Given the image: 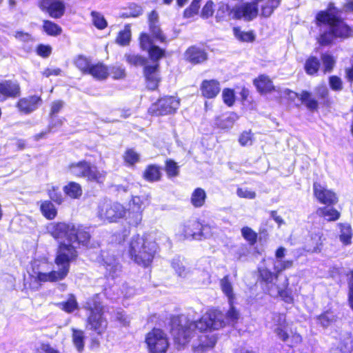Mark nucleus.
Here are the masks:
<instances>
[{
  "instance_id": "1",
  "label": "nucleus",
  "mask_w": 353,
  "mask_h": 353,
  "mask_svg": "<svg viewBox=\"0 0 353 353\" xmlns=\"http://www.w3.org/2000/svg\"><path fill=\"white\" fill-rule=\"evenodd\" d=\"M49 233L58 241L65 239L66 242H61L54 259L55 268L49 272L42 270L34 271L36 279L39 282H57L63 280L70 271V263L77 257V252L72 241V234L74 225L65 223H52L48 227Z\"/></svg>"
},
{
  "instance_id": "2",
  "label": "nucleus",
  "mask_w": 353,
  "mask_h": 353,
  "mask_svg": "<svg viewBox=\"0 0 353 353\" xmlns=\"http://www.w3.org/2000/svg\"><path fill=\"white\" fill-rule=\"evenodd\" d=\"M230 304L232 305V303ZM225 317L226 321H223V316L221 312L209 310L196 322L191 321L184 316L174 319L172 334L177 348L183 347L190 341L194 336L196 328L201 331H206L212 329L218 330L226 324L233 325L239 319V312L232 305H230Z\"/></svg>"
},
{
  "instance_id": "3",
  "label": "nucleus",
  "mask_w": 353,
  "mask_h": 353,
  "mask_svg": "<svg viewBox=\"0 0 353 353\" xmlns=\"http://www.w3.org/2000/svg\"><path fill=\"white\" fill-rule=\"evenodd\" d=\"M157 250L156 243L146 236L137 234L130 239L128 253L137 264L148 267L152 261Z\"/></svg>"
},
{
  "instance_id": "4",
  "label": "nucleus",
  "mask_w": 353,
  "mask_h": 353,
  "mask_svg": "<svg viewBox=\"0 0 353 353\" xmlns=\"http://www.w3.org/2000/svg\"><path fill=\"white\" fill-rule=\"evenodd\" d=\"M83 307L89 312L87 317V328L95 332L97 334H103L107 328L108 322L103 317V306L100 301L99 294L88 299Z\"/></svg>"
},
{
  "instance_id": "5",
  "label": "nucleus",
  "mask_w": 353,
  "mask_h": 353,
  "mask_svg": "<svg viewBox=\"0 0 353 353\" xmlns=\"http://www.w3.org/2000/svg\"><path fill=\"white\" fill-rule=\"evenodd\" d=\"M339 13L338 8L334 3H330L326 11L320 12L317 14L316 20L320 23L331 25L336 38L345 39L352 37L353 30L336 16Z\"/></svg>"
},
{
  "instance_id": "6",
  "label": "nucleus",
  "mask_w": 353,
  "mask_h": 353,
  "mask_svg": "<svg viewBox=\"0 0 353 353\" xmlns=\"http://www.w3.org/2000/svg\"><path fill=\"white\" fill-rule=\"evenodd\" d=\"M67 172L76 177L84 178L88 181L103 183L105 179L106 172L99 170L89 161L83 160L70 163Z\"/></svg>"
},
{
  "instance_id": "7",
  "label": "nucleus",
  "mask_w": 353,
  "mask_h": 353,
  "mask_svg": "<svg viewBox=\"0 0 353 353\" xmlns=\"http://www.w3.org/2000/svg\"><path fill=\"white\" fill-rule=\"evenodd\" d=\"M126 213V209L121 203L103 201L99 204L97 214L100 220L113 223L125 217Z\"/></svg>"
},
{
  "instance_id": "8",
  "label": "nucleus",
  "mask_w": 353,
  "mask_h": 353,
  "mask_svg": "<svg viewBox=\"0 0 353 353\" xmlns=\"http://www.w3.org/2000/svg\"><path fill=\"white\" fill-rule=\"evenodd\" d=\"M145 343L149 353H166L170 345L167 334L158 328L145 335Z\"/></svg>"
},
{
  "instance_id": "9",
  "label": "nucleus",
  "mask_w": 353,
  "mask_h": 353,
  "mask_svg": "<svg viewBox=\"0 0 353 353\" xmlns=\"http://www.w3.org/2000/svg\"><path fill=\"white\" fill-rule=\"evenodd\" d=\"M274 325L270 326L274 330L277 336L283 341H286L290 337L293 345L299 344L302 341L300 334L291 332H288V324L285 321V316L283 314H276L272 318Z\"/></svg>"
},
{
  "instance_id": "10",
  "label": "nucleus",
  "mask_w": 353,
  "mask_h": 353,
  "mask_svg": "<svg viewBox=\"0 0 353 353\" xmlns=\"http://www.w3.org/2000/svg\"><path fill=\"white\" fill-rule=\"evenodd\" d=\"M179 106V99L174 97H165L153 103L149 112L156 116L174 113Z\"/></svg>"
},
{
  "instance_id": "11",
  "label": "nucleus",
  "mask_w": 353,
  "mask_h": 353,
  "mask_svg": "<svg viewBox=\"0 0 353 353\" xmlns=\"http://www.w3.org/2000/svg\"><path fill=\"white\" fill-rule=\"evenodd\" d=\"M210 229L208 225H202L197 221H190L183 227V234L185 238L201 239L210 234Z\"/></svg>"
},
{
  "instance_id": "12",
  "label": "nucleus",
  "mask_w": 353,
  "mask_h": 353,
  "mask_svg": "<svg viewBox=\"0 0 353 353\" xmlns=\"http://www.w3.org/2000/svg\"><path fill=\"white\" fill-rule=\"evenodd\" d=\"M234 19H243L251 21L258 15V5L254 2H247L233 7Z\"/></svg>"
},
{
  "instance_id": "13",
  "label": "nucleus",
  "mask_w": 353,
  "mask_h": 353,
  "mask_svg": "<svg viewBox=\"0 0 353 353\" xmlns=\"http://www.w3.org/2000/svg\"><path fill=\"white\" fill-rule=\"evenodd\" d=\"M314 194L317 200L325 205H335L338 202L336 194L316 182L313 185Z\"/></svg>"
},
{
  "instance_id": "14",
  "label": "nucleus",
  "mask_w": 353,
  "mask_h": 353,
  "mask_svg": "<svg viewBox=\"0 0 353 353\" xmlns=\"http://www.w3.org/2000/svg\"><path fill=\"white\" fill-rule=\"evenodd\" d=\"M20 95V86L17 81L3 80L0 81V102L8 98H15Z\"/></svg>"
},
{
  "instance_id": "15",
  "label": "nucleus",
  "mask_w": 353,
  "mask_h": 353,
  "mask_svg": "<svg viewBox=\"0 0 353 353\" xmlns=\"http://www.w3.org/2000/svg\"><path fill=\"white\" fill-rule=\"evenodd\" d=\"M40 8L46 10L50 16L53 18H60L65 12V5L59 0H41Z\"/></svg>"
},
{
  "instance_id": "16",
  "label": "nucleus",
  "mask_w": 353,
  "mask_h": 353,
  "mask_svg": "<svg viewBox=\"0 0 353 353\" xmlns=\"http://www.w3.org/2000/svg\"><path fill=\"white\" fill-rule=\"evenodd\" d=\"M325 239L322 232L312 233L306 241L304 250L310 253H319Z\"/></svg>"
},
{
  "instance_id": "17",
  "label": "nucleus",
  "mask_w": 353,
  "mask_h": 353,
  "mask_svg": "<svg viewBox=\"0 0 353 353\" xmlns=\"http://www.w3.org/2000/svg\"><path fill=\"white\" fill-rule=\"evenodd\" d=\"M216 343V338L213 334H202L199 336L198 343L192 345L194 353H203L212 348Z\"/></svg>"
},
{
  "instance_id": "18",
  "label": "nucleus",
  "mask_w": 353,
  "mask_h": 353,
  "mask_svg": "<svg viewBox=\"0 0 353 353\" xmlns=\"http://www.w3.org/2000/svg\"><path fill=\"white\" fill-rule=\"evenodd\" d=\"M144 76L148 88L152 90L157 89L160 82L159 64L157 63L153 66H145L144 68Z\"/></svg>"
},
{
  "instance_id": "19",
  "label": "nucleus",
  "mask_w": 353,
  "mask_h": 353,
  "mask_svg": "<svg viewBox=\"0 0 353 353\" xmlns=\"http://www.w3.org/2000/svg\"><path fill=\"white\" fill-rule=\"evenodd\" d=\"M41 99L37 96H31L19 101L17 107L19 110L26 114L35 110L41 104Z\"/></svg>"
},
{
  "instance_id": "20",
  "label": "nucleus",
  "mask_w": 353,
  "mask_h": 353,
  "mask_svg": "<svg viewBox=\"0 0 353 353\" xmlns=\"http://www.w3.org/2000/svg\"><path fill=\"white\" fill-rule=\"evenodd\" d=\"M201 91L205 98H214L220 92L219 83L216 80H205L201 83Z\"/></svg>"
},
{
  "instance_id": "21",
  "label": "nucleus",
  "mask_w": 353,
  "mask_h": 353,
  "mask_svg": "<svg viewBox=\"0 0 353 353\" xmlns=\"http://www.w3.org/2000/svg\"><path fill=\"white\" fill-rule=\"evenodd\" d=\"M257 90L262 94L270 93L275 90L272 80L265 74L259 75L254 80Z\"/></svg>"
},
{
  "instance_id": "22",
  "label": "nucleus",
  "mask_w": 353,
  "mask_h": 353,
  "mask_svg": "<svg viewBox=\"0 0 353 353\" xmlns=\"http://www.w3.org/2000/svg\"><path fill=\"white\" fill-rule=\"evenodd\" d=\"M185 57L189 62L197 64L207 59V54L204 50L199 48L191 47L186 50Z\"/></svg>"
},
{
  "instance_id": "23",
  "label": "nucleus",
  "mask_w": 353,
  "mask_h": 353,
  "mask_svg": "<svg viewBox=\"0 0 353 353\" xmlns=\"http://www.w3.org/2000/svg\"><path fill=\"white\" fill-rule=\"evenodd\" d=\"M324 26L321 28V33L318 38V42L321 46L331 44L336 38L331 25L323 23Z\"/></svg>"
},
{
  "instance_id": "24",
  "label": "nucleus",
  "mask_w": 353,
  "mask_h": 353,
  "mask_svg": "<svg viewBox=\"0 0 353 353\" xmlns=\"http://www.w3.org/2000/svg\"><path fill=\"white\" fill-rule=\"evenodd\" d=\"M74 232L72 234V241H70V243L74 245V243H81L83 245H87L88 243L90 235L88 231H86L82 227H75L74 225Z\"/></svg>"
},
{
  "instance_id": "25",
  "label": "nucleus",
  "mask_w": 353,
  "mask_h": 353,
  "mask_svg": "<svg viewBox=\"0 0 353 353\" xmlns=\"http://www.w3.org/2000/svg\"><path fill=\"white\" fill-rule=\"evenodd\" d=\"M227 17H231L234 19V12L233 7L231 8L228 3L220 2L216 12V19L217 21H222L227 19Z\"/></svg>"
},
{
  "instance_id": "26",
  "label": "nucleus",
  "mask_w": 353,
  "mask_h": 353,
  "mask_svg": "<svg viewBox=\"0 0 353 353\" xmlns=\"http://www.w3.org/2000/svg\"><path fill=\"white\" fill-rule=\"evenodd\" d=\"M316 214L320 216L325 218L328 221H335L338 220L341 216V214L338 210L329 207L318 208Z\"/></svg>"
},
{
  "instance_id": "27",
  "label": "nucleus",
  "mask_w": 353,
  "mask_h": 353,
  "mask_svg": "<svg viewBox=\"0 0 353 353\" xmlns=\"http://www.w3.org/2000/svg\"><path fill=\"white\" fill-rule=\"evenodd\" d=\"M206 197L205 191L201 188H197L192 193L191 203L195 208H201L204 205Z\"/></svg>"
},
{
  "instance_id": "28",
  "label": "nucleus",
  "mask_w": 353,
  "mask_h": 353,
  "mask_svg": "<svg viewBox=\"0 0 353 353\" xmlns=\"http://www.w3.org/2000/svg\"><path fill=\"white\" fill-rule=\"evenodd\" d=\"M40 210L42 214L49 220L54 219L57 214V211L54 204L49 201H42L40 205Z\"/></svg>"
},
{
  "instance_id": "29",
  "label": "nucleus",
  "mask_w": 353,
  "mask_h": 353,
  "mask_svg": "<svg viewBox=\"0 0 353 353\" xmlns=\"http://www.w3.org/2000/svg\"><path fill=\"white\" fill-rule=\"evenodd\" d=\"M64 193L72 199H79L82 195V188L76 182H70L63 187Z\"/></svg>"
},
{
  "instance_id": "30",
  "label": "nucleus",
  "mask_w": 353,
  "mask_h": 353,
  "mask_svg": "<svg viewBox=\"0 0 353 353\" xmlns=\"http://www.w3.org/2000/svg\"><path fill=\"white\" fill-rule=\"evenodd\" d=\"M161 176L160 168L155 165H148L143 172L144 179L150 182L159 181Z\"/></svg>"
},
{
  "instance_id": "31",
  "label": "nucleus",
  "mask_w": 353,
  "mask_h": 353,
  "mask_svg": "<svg viewBox=\"0 0 353 353\" xmlns=\"http://www.w3.org/2000/svg\"><path fill=\"white\" fill-rule=\"evenodd\" d=\"M339 226L341 230L339 234V239L345 245L350 244L352 236L350 225L347 223H339Z\"/></svg>"
},
{
  "instance_id": "32",
  "label": "nucleus",
  "mask_w": 353,
  "mask_h": 353,
  "mask_svg": "<svg viewBox=\"0 0 353 353\" xmlns=\"http://www.w3.org/2000/svg\"><path fill=\"white\" fill-rule=\"evenodd\" d=\"M104 265L110 275L114 276L121 270V265L114 256L107 257L104 260Z\"/></svg>"
},
{
  "instance_id": "33",
  "label": "nucleus",
  "mask_w": 353,
  "mask_h": 353,
  "mask_svg": "<svg viewBox=\"0 0 353 353\" xmlns=\"http://www.w3.org/2000/svg\"><path fill=\"white\" fill-rule=\"evenodd\" d=\"M131 39V29L130 26L127 24L125 26L123 30H121L116 39V42L120 46H128Z\"/></svg>"
},
{
  "instance_id": "34",
  "label": "nucleus",
  "mask_w": 353,
  "mask_h": 353,
  "mask_svg": "<svg viewBox=\"0 0 353 353\" xmlns=\"http://www.w3.org/2000/svg\"><path fill=\"white\" fill-rule=\"evenodd\" d=\"M72 342L78 352H81L84 347V332L82 330L75 328L72 329Z\"/></svg>"
},
{
  "instance_id": "35",
  "label": "nucleus",
  "mask_w": 353,
  "mask_h": 353,
  "mask_svg": "<svg viewBox=\"0 0 353 353\" xmlns=\"http://www.w3.org/2000/svg\"><path fill=\"white\" fill-rule=\"evenodd\" d=\"M89 74L98 79H104L108 75L107 68L102 64L92 65L89 70Z\"/></svg>"
},
{
  "instance_id": "36",
  "label": "nucleus",
  "mask_w": 353,
  "mask_h": 353,
  "mask_svg": "<svg viewBox=\"0 0 353 353\" xmlns=\"http://www.w3.org/2000/svg\"><path fill=\"white\" fill-rule=\"evenodd\" d=\"M281 1V0H268L261 6V14L265 17H269L279 6Z\"/></svg>"
},
{
  "instance_id": "37",
  "label": "nucleus",
  "mask_w": 353,
  "mask_h": 353,
  "mask_svg": "<svg viewBox=\"0 0 353 353\" xmlns=\"http://www.w3.org/2000/svg\"><path fill=\"white\" fill-rule=\"evenodd\" d=\"M319 66V59L315 57H310L305 61V70L307 74L313 75L318 72Z\"/></svg>"
},
{
  "instance_id": "38",
  "label": "nucleus",
  "mask_w": 353,
  "mask_h": 353,
  "mask_svg": "<svg viewBox=\"0 0 353 353\" xmlns=\"http://www.w3.org/2000/svg\"><path fill=\"white\" fill-rule=\"evenodd\" d=\"M220 285L222 292L227 296L229 299L230 303L234 298L233 288L231 282L229 281L228 276H224L220 281Z\"/></svg>"
},
{
  "instance_id": "39",
  "label": "nucleus",
  "mask_w": 353,
  "mask_h": 353,
  "mask_svg": "<svg viewBox=\"0 0 353 353\" xmlns=\"http://www.w3.org/2000/svg\"><path fill=\"white\" fill-rule=\"evenodd\" d=\"M59 307L68 313H71L78 308V303L74 295L70 294L66 301L58 303Z\"/></svg>"
},
{
  "instance_id": "40",
  "label": "nucleus",
  "mask_w": 353,
  "mask_h": 353,
  "mask_svg": "<svg viewBox=\"0 0 353 353\" xmlns=\"http://www.w3.org/2000/svg\"><path fill=\"white\" fill-rule=\"evenodd\" d=\"M336 319L333 312L326 311L317 317V321L323 327H326L333 323Z\"/></svg>"
},
{
  "instance_id": "41",
  "label": "nucleus",
  "mask_w": 353,
  "mask_h": 353,
  "mask_svg": "<svg viewBox=\"0 0 353 353\" xmlns=\"http://www.w3.org/2000/svg\"><path fill=\"white\" fill-rule=\"evenodd\" d=\"M301 101L305 104L310 110H314L318 108V102L316 100L310 97V93L307 91H302L299 95Z\"/></svg>"
},
{
  "instance_id": "42",
  "label": "nucleus",
  "mask_w": 353,
  "mask_h": 353,
  "mask_svg": "<svg viewBox=\"0 0 353 353\" xmlns=\"http://www.w3.org/2000/svg\"><path fill=\"white\" fill-rule=\"evenodd\" d=\"M44 31L49 35L57 36L61 33V28L50 21L46 20L43 26Z\"/></svg>"
},
{
  "instance_id": "43",
  "label": "nucleus",
  "mask_w": 353,
  "mask_h": 353,
  "mask_svg": "<svg viewBox=\"0 0 353 353\" xmlns=\"http://www.w3.org/2000/svg\"><path fill=\"white\" fill-rule=\"evenodd\" d=\"M74 63L75 65L83 73L89 74L91 68L90 61L84 56L79 55L75 58Z\"/></svg>"
},
{
  "instance_id": "44",
  "label": "nucleus",
  "mask_w": 353,
  "mask_h": 353,
  "mask_svg": "<svg viewBox=\"0 0 353 353\" xmlns=\"http://www.w3.org/2000/svg\"><path fill=\"white\" fill-rule=\"evenodd\" d=\"M91 17L92 23L99 30H103L107 27L108 23L105 19L103 15L101 13L92 11L91 12Z\"/></svg>"
},
{
  "instance_id": "45",
  "label": "nucleus",
  "mask_w": 353,
  "mask_h": 353,
  "mask_svg": "<svg viewBox=\"0 0 353 353\" xmlns=\"http://www.w3.org/2000/svg\"><path fill=\"white\" fill-rule=\"evenodd\" d=\"M172 266L178 276L181 277L186 278L190 274V270L187 269L183 262L179 259H174L172 263Z\"/></svg>"
},
{
  "instance_id": "46",
  "label": "nucleus",
  "mask_w": 353,
  "mask_h": 353,
  "mask_svg": "<svg viewBox=\"0 0 353 353\" xmlns=\"http://www.w3.org/2000/svg\"><path fill=\"white\" fill-rule=\"evenodd\" d=\"M145 199L140 196H133L129 203V210L143 212L145 208Z\"/></svg>"
},
{
  "instance_id": "47",
  "label": "nucleus",
  "mask_w": 353,
  "mask_h": 353,
  "mask_svg": "<svg viewBox=\"0 0 353 353\" xmlns=\"http://www.w3.org/2000/svg\"><path fill=\"white\" fill-rule=\"evenodd\" d=\"M124 57L126 62L132 65H143L146 63V59L138 54H125Z\"/></svg>"
},
{
  "instance_id": "48",
  "label": "nucleus",
  "mask_w": 353,
  "mask_h": 353,
  "mask_svg": "<svg viewBox=\"0 0 353 353\" xmlns=\"http://www.w3.org/2000/svg\"><path fill=\"white\" fill-rule=\"evenodd\" d=\"M139 44L140 47L143 50L148 51L154 45L153 39L147 33H141L139 36Z\"/></svg>"
},
{
  "instance_id": "49",
  "label": "nucleus",
  "mask_w": 353,
  "mask_h": 353,
  "mask_svg": "<svg viewBox=\"0 0 353 353\" xmlns=\"http://www.w3.org/2000/svg\"><path fill=\"white\" fill-rule=\"evenodd\" d=\"M321 60L324 66V72H329L332 71L336 63L334 57L325 53L321 55Z\"/></svg>"
},
{
  "instance_id": "50",
  "label": "nucleus",
  "mask_w": 353,
  "mask_h": 353,
  "mask_svg": "<svg viewBox=\"0 0 353 353\" xmlns=\"http://www.w3.org/2000/svg\"><path fill=\"white\" fill-rule=\"evenodd\" d=\"M233 32L235 37L240 41L249 42L254 39V36L251 32H243L239 28H234Z\"/></svg>"
},
{
  "instance_id": "51",
  "label": "nucleus",
  "mask_w": 353,
  "mask_h": 353,
  "mask_svg": "<svg viewBox=\"0 0 353 353\" xmlns=\"http://www.w3.org/2000/svg\"><path fill=\"white\" fill-rule=\"evenodd\" d=\"M253 140V134L251 130L243 132L239 138V142L241 146L252 145Z\"/></svg>"
},
{
  "instance_id": "52",
  "label": "nucleus",
  "mask_w": 353,
  "mask_h": 353,
  "mask_svg": "<svg viewBox=\"0 0 353 353\" xmlns=\"http://www.w3.org/2000/svg\"><path fill=\"white\" fill-rule=\"evenodd\" d=\"M125 162L129 165H134L139 162V154L132 149L127 150L123 156Z\"/></svg>"
},
{
  "instance_id": "53",
  "label": "nucleus",
  "mask_w": 353,
  "mask_h": 353,
  "mask_svg": "<svg viewBox=\"0 0 353 353\" xmlns=\"http://www.w3.org/2000/svg\"><path fill=\"white\" fill-rule=\"evenodd\" d=\"M241 234L244 239H246L251 245H253L256 243L257 234L250 228H243L241 229Z\"/></svg>"
},
{
  "instance_id": "54",
  "label": "nucleus",
  "mask_w": 353,
  "mask_h": 353,
  "mask_svg": "<svg viewBox=\"0 0 353 353\" xmlns=\"http://www.w3.org/2000/svg\"><path fill=\"white\" fill-rule=\"evenodd\" d=\"M128 211V223L132 225H138L142 221V212L136 210Z\"/></svg>"
},
{
  "instance_id": "55",
  "label": "nucleus",
  "mask_w": 353,
  "mask_h": 353,
  "mask_svg": "<svg viewBox=\"0 0 353 353\" xmlns=\"http://www.w3.org/2000/svg\"><path fill=\"white\" fill-rule=\"evenodd\" d=\"M149 26L150 30L154 38L161 43L166 41V38L162 33L158 23H151Z\"/></svg>"
},
{
  "instance_id": "56",
  "label": "nucleus",
  "mask_w": 353,
  "mask_h": 353,
  "mask_svg": "<svg viewBox=\"0 0 353 353\" xmlns=\"http://www.w3.org/2000/svg\"><path fill=\"white\" fill-rule=\"evenodd\" d=\"M259 271L260 277L263 281H265L267 283H270L273 281L274 279H276V274L272 272L270 270L265 268H260Z\"/></svg>"
},
{
  "instance_id": "57",
  "label": "nucleus",
  "mask_w": 353,
  "mask_h": 353,
  "mask_svg": "<svg viewBox=\"0 0 353 353\" xmlns=\"http://www.w3.org/2000/svg\"><path fill=\"white\" fill-rule=\"evenodd\" d=\"M148 52L150 59L154 61H157L165 54V51L156 46H154L152 48L148 50Z\"/></svg>"
},
{
  "instance_id": "58",
  "label": "nucleus",
  "mask_w": 353,
  "mask_h": 353,
  "mask_svg": "<svg viewBox=\"0 0 353 353\" xmlns=\"http://www.w3.org/2000/svg\"><path fill=\"white\" fill-rule=\"evenodd\" d=\"M48 195L53 201L58 204H61L63 201L61 192H59L58 187L52 186L51 188L48 190Z\"/></svg>"
},
{
  "instance_id": "59",
  "label": "nucleus",
  "mask_w": 353,
  "mask_h": 353,
  "mask_svg": "<svg viewBox=\"0 0 353 353\" xmlns=\"http://www.w3.org/2000/svg\"><path fill=\"white\" fill-rule=\"evenodd\" d=\"M222 97L224 103L228 106L232 105L235 101L234 91L229 88H225L223 90Z\"/></svg>"
},
{
  "instance_id": "60",
  "label": "nucleus",
  "mask_w": 353,
  "mask_h": 353,
  "mask_svg": "<svg viewBox=\"0 0 353 353\" xmlns=\"http://www.w3.org/2000/svg\"><path fill=\"white\" fill-rule=\"evenodd\" d=\"M165 171L169 176H176L179 174V167L172 160L166 161Z\"/></svg>"
},
{
  "instance_id": "61",
  "label": "nucleus",
  "mask_w": 353,
  "mask_h": 353,
  "mask_svg": "<svg viewBox=\"0 0 353 353\" xmlns=\"http://www.w3.org/2000/svg\"><path fill=\"white\" fill-rule=\"evenodd\" d=\"M238 196L248 199H254L256 197V192L248 188H239L236 191Z\"/></svg>"
},
{
  "instance_id": "62",
  "label": "nucleus",
  "mask_w": 353,
  "mask_h": 353,
  "mask_svg": "<svg viewBox=\"0 0 353 353\" xmlns=\"http://www.w3.org/2000/svg\"><path fill=\"white\" fill-rule=\"evenodd\" d=\"M200 1L201 0H193L190 6L184 12V15L185 17H191L194 14L198 12Z\"/></svg>"
},
{
  "instance_id": "63",
  "label": "nucleus",
  "mask_w": 353,
  "mask_h": 353,
  "mask_svg": "<svg viewBox=\"0 0 353 353\" xmlns=\"http://www.w3.org/2000/svg\"><path fill=\"white\" fill-rule=\"evenodd\" d=\"M110 74L115 79H123L125 77V69L121 66H113L111 68Z\"/></svg>"
},
{
  "instance_id": "64",
  "label": "nucleus",
  "mask_w": 353,
  "mask_h": 353,
  "mask_svg": "<svg viewBox=\"0 0 353 353\" xmlns=\"http://www.w3.org/2000/svg\"><path fill=\"white\" fill-rule=\"evenodd\" d=\"M37 52L42 57H48L52 52V48L49 45L41 44L37 48Z\"/></svg>"
}]
</instances>
